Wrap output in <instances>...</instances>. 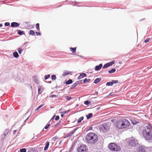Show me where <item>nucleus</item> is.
<instances>
[{"instance_id":"f257e3e1","label":"nucleus","mask_w":152,"mask_h":152,"mask_svg":"<svg viewBox=\"0 0 152 152\" xmlns=\"http://www.w3.org/2000/svg\"><path fill=\"white\" fill-rule=\"evenodd\" d=\"M129 121L124 118H122L117 121L115 124L117 127L120 129L128 128L130 126Z\"/></svg>"},{"instance_id":"f03ea898","label":"nucleus","mask_w":152,"mask_h":152,"mask_svg":"<svg viewBox=\"0 0 152 152\" xmlns=\"http://www.w3.org/2000/svg\"><path fill=\"white\" fill-rule=\"evenodd\" d=\"M86 140L88 143L93 144L97 142L98 138L96 134L93 132H90L86 135Z\"/></svg>"},{"instance_id":"7ed1b4c3","label":"nucleus","mask_w":152,"mask_h":152,"mask_svg":"<svg viewBox=\"0 0 152 152\" xmlns=\"http://www.w3.org/2000/svg\"><path fill=\"white\" fill-rule=\"evenodd\" d=\"M143 136L145 138L148 140L152 139V135L151 132V129L148 127H146L145 130L143 132Z\"/></svg>"},{"instance_id":"20e7f679","label":"nucleus","mask_w":152,"mask_h":152,"mask_svg":"<svg viewBox=\"0 0 152 152\" xmlns=\"http://www.w3.org/2000/svg\"><path fill=\"white\" fill-rule=\"evenodd\" d=\"M108 148L111 151H117L120 150V147L114 143H110L108 146Z\"/></svg>"},{"instance_id":"39448f33","label":"nucleus","mask_w":152,"mask_h":152,"mask_svg":"<svg viewBox=\"0 0 152 152\" xmlns=\"http://www.w3.org/2000/svg\"><path fill=\"white\" fill-rule=\"evenodd\" d=\"M77 151V152H88V149L86 145L82 144L78 147Z\"/></svg>"},{"instance_id":"423d86ee","label":"nucleus","mask_w":152,"mask_h":152,"mask_svg":"<svg viewBox=\"0 0 152 152\" xmlns=\"http://www.w3.org/2000/svg\"><path fill=\"white\" fill-rule=\"evenodd\" d=\"M137 144V140L133 138L130 140L129 142V145L130 146H135Z\"/></svg>"},{"instance_id":"0eeeda50","label":"nucleus","mask_w":152,"mask_h":152,"mask_svg":"<svg viewBox=\"0 0 152 152\" xmlns=\"http://www.w3.org/2000/svg\"><path fill=\"white\" fill-rule=\"evenodd\" d=\"M20 25V24L17 22H14L11 23V26L12 27H18Z\"/></svg>"},{"instance_id":"6e6552de","label":"nucleus","mask_w":152,"mask_h":152,"mask_svg":"<svg viewBox=\"0 0 152 152\" xmlns=\"http://www.w3.org/2000/svg\"><path fill=\"white\" fill-rule=\"evenodd\" d=\"M76 129H75L72 131L71 132L67 134V135L64 137V138H66L70 136H71L72 135V134L74 133V132L76 131Z\"/></svg>"},{"instance_id":"1a4fd4ad","label":"nucleus","mask_w":152,"mask_h":152,"mask_svg":"<svg viewBox=\"0 0 152 152\" xmlns=\"http://www.w3.org/2000/svg\"><path fill=\"white\" fill-rule=\"evenodd\" d=\"M87 75L85 73H81L79 76L78 77V79L80 80L86 76Z\"/></svg>"},{"instance_id":"9d476101","label":"nucleus","mask_w":152,"mask_h":152,"mask_svg":"<svg viewBox=\"0 0 152 152\" xmlns=\"http://www.w3.org/2000/svg\"><path fill=\"white\" fill-rule=\"evenodd\" d=\"M102 66V64H100L98 66H96L95 67V70L98 71L100 70Z\"/></svg>"},{"instance_id":"9b49d317","label":"nucleus","mask_w":152,"mask_h":152,"mask_svg":"<svg viewBox=\"0 0 152 152\" xmlns=\"http://www.w3.org/2000/svg\"><path fill=\"white\" fill-rule=\"evenodd\" d=\"M80 82V81H77L72 86V87L71 88V89H73V88L76 87L77 86V85Z\"/></svg>"},{"instance_id":"f8f14e48","label":"nucleus","mask_w":152,"mask_h":152,"mask_svg":"<svg viewBox=\"0 0 152 152\" xmlns=\"http://www.w3.org/2000/svg\"><path fill=\"white\" fill-rule=\"evenodd\" d=\"M49 142H46L45 143V145L44 148V150L45 151H46L48 150L49 146Z\"/></svg>"},{"instance_id":"ddd939ff","label":"nucleus","mask_w":152,"mask_h":152,"mask_svg":"<svg viewBox=\"0 0 152 152\" xmlns=\"http://www.w3.org/2000/svg\"><path fill=\"white\" fill-rule=\"evenodd\" d=\"M101 80V79L100 78H97L94 80V83L95 84H97Z\"/></svg>"},{"instance_id":"4468645a","label":"nucleus","mask_w":152,"mask_h":152,"mask_svg":"<svg viewBox=\"0 0 152 152\" xmlns=\"http://www.w3.org/2000/svg\"><path fill=\"white\" fill-rule=\"evenodd\" d=\"M71 73V72L70 71H65L64 73L62 75V76L63 77H64L66 75H68L69 74H70Z\"/></svg>"},{"instance_id":"2eb2a0df","label":"nucleus","mask_w":152,"mask_h":152,"mask_svg":"<svg viewBox=\"0 0 152 152\" xmlns=\"http://www.w3.org/2000/svg\"><path fill=\"white\" fill-rule=\"evenodd\" d=\"M76 48H70V50L72 53H75L76 52Z\"/></svg>"},{"instance_id":"dca6fc26","label":"nucleus","mask_w":152,"mask_h":152,"mask_svg":"<svg viewBox=\"0 0 152 152\" xmlns=\"http://www.w3.org/2000/svg\"><path fill=\"white\" fill-rule=\"evenodd\" d=\"M18 34L22 35L25 34L24 32L23 31H21L20 30H18Z\"/></svg>"},{"instance_id":"f3484780","label":"nucleus","mask_w":152,"mask_h":152,"mask_svg":"<svg viewBox=\"0 0 152 152\" xmlns=\"http://www.w3.org/2000/svg\"><path fill=\"white\" fill-rule=\"evenodd\" d=\"M72 82H73V81H72V80L71 79H70V80H68V81H67L66 82V84L67 85H69V84H71L72 83Z\"/></svg>"},{"instance_id":"a211bd4d","label":"nucleus","mask_w":152,"mask_h":152,"mask_svg":"<svg viewBox=\"0 0 152 152\" xmlns=\"http://www.w3.org/2000/svg\"><path fill=\"white\" fill-rule=\"evenodd\" d=\"M14 56L15 58H17L18 57L19 55L18 53L17 52H15L13 53Z\"/></svg>"},{"instance_id":"6ab92c4d","label":"nucleus","mask_w":152,"mask_h":152,"mask_svg":"<svg viewBox=\"0 0 152 152\" xmlns=\"http://www.w3.org/2000/svg\"><path fill=\"white\" fill-rule=\"evenodd\" d=\"M110 64L109 63H107L104 65L103 66V68H107L108 67L110 66Z\"/></svg>"},{"instance_id":"aec40b11","label":"nucleus","mask_w":152,"mask_h":152,"mask_svg":"<svg viewBox=\"0 0 152 152\" xmlns=\"http://www.w3.org/2000/svg\"><path fill=\"white\" fill-rule=\"evenodd\" d=\"M115 71H116L115 69L114 68H113V69H112L111 70H109L108 71V72L109 73H112L114 72Z\"/></svg>"},{"instance_id":"412c9836","label":"nucleus","mask_w":152,"mask_h":152,"mask_svg":"<svg viewBox=\"0 0 152 152\" xmlns=\"http://www.w3.org/2000/svg\"><path fill=\"white\" fill-rule=\"evenodd\" d=\"M9 132V129H7L5 130L4 132V136H5L6 135H7L8 132Z\"/></svg>"},{"instance_id":"4be33fe9","label":"nucleus","mask_w":152,"mask_h":152,"mask_svg":"<svg viewBox=\"0 0 152 152\" xmlns=\"http://www.w3.org/2000/svg\"><path fill=\"white\" fill-rule=\"evenodd\" d=\"M93 116V114L91 113L89 114L87 116V118L88 119H89L91 118Z\"/></svg>"},{"instance_id":"5701e85b","label":"nucleus","mask_w":152,"mask_h":152,"mask_svg":"<svg viewBox=\"0 0 152 152\" xmlns=\"http://www.w3.org/2000/svg\"><path fill=\"white\" fill-rule=\"evenodd\" d=\"M84 117H81L78 119L77 122L78 123H80L82 120H83Z\"/></svg>"},{"instance_id":"b1692460","label":"nucleus","mask_w":152,"mask_h":152,"mask_svg":"<svg viewBox=\"0 0 152 152\" xmlns=\"http://www.w3.org/2000/svg\"><path fill=\"white\" fill-rule=\"evenodd\" d=\"M29 34L32 35H34L35 34L34 31L33 30H31L29 31Z\"/></svg>"},{"instance_id":"393cba45","label":"nucleus","mask_w":152,"mask_h":152,"mask_svg":"<svg viewBox=\"0 0 152 152\" xmlns=\"http://www.w3.org/2000/svg\"><path fill=\"white\" fill-rule=\"evenodd\" d=\"M36 28L38 31L40 30L39 29V23H37L36 24Z\"/></svg>"},{"instance_id":"a878e982","label":"nucleus","mask_w":152,"mask_h":152,"mask_svg":"<svg viewBox=\"0 0 152 152\" xmlns=\"http://www.w3.org/2000/svg\"><path fill=\"white\" fill-rule=\"evenodd\" d=\"M91 102L88 101H86L84 102V104L87 105H88Z\"/></svg>"},{"instance_id":"bb28decb","label":"nucleus","mask_w":152,"mask_h":152,"mask_svg":"<svg viewBox=\"0 0 152 152\" xmlns=\"http://www.w3.org/2000/svg\"><path fill=\"white\" fill-rule=\"evenodd\" d=\"M91 80L90 79H87L86 78L84 80H83V83H86V82H88L90 81Z\"/></svg>"},{"instance_id":"cd10ccee","label":"nucleus","mask_w":152,"mask_h":152,"mask_svg":"<svg viewBox=\"0 0 152 152\" xmlns=\"http://www.w3.org/2000/svg\"><path fill=\"white\" fill-rule=\"evenodd\" d=\"M65 98L68 100H70L72 99V98L71 97L69 96H65Z\"/></svg>"},{"instance_id":"c85d7f7f","label":"nucleus","mask_w":152,"mask_h":152,"mask_svg":"<svg viewBox=\"0 0 152 152\" xmlns=\"http://www.w3.org/2000/svg\"><path fill=\"white\" fill-rule=\"evenodd\" d=\"M56 78L55 75H52L51 76V78L53 80H55Z\"/></svg>"},{"instance_id":"c756f323","label":"nucleus","mask_w":152,"mask_h":152,"mask_svg":"<svg viewBox=\"0 0 152 152\" xmlns=\"http://www.w3.org/2000/svg\"><path fill=\"white\" fill-rule=\"evenodd\" d=\"M18 50L19 53L20 54L21 53L22 51L23 50L21 48H19Z\"/></svg>"},{"instance_id":"7c9ffc66","label":"nucleus","mask_w":152,"mask_h":152,"mask_svg":"<svg viewBox=\"0 0 152 152\" xmlns=\"http://www.w3.org/2000/svg\"><path fill=\"white\" fill-rule=\"evenodd\" d=\"M43 106V104H41L36 109L35 111L38 110L40 108H41Z\"/></svg>"},{"instance_id":"2f4dec72","label":"nucleus","mask_w":152,"mask_h":152,"mask_svg":"<svg viewBox=\"0 0 152 152\" xmlns=\"http://www.w3.org/2000/svg\"><path fill=\"white\" fill-rule=\"evenodd\" d=\"M113 85V83H112V81L110 82H107L106 83V85L108 86H112Z\"/></svg>"},{"instance_id":"473e14b6","label":"nucleus","mask_w":152,"mask_h":152,"mask_svg":"<svg viewBox=\"0 0 152 152\" xmlns=\"http://www.w3.org/2000/svg\"><path fill=\"white\" fill-rule=\"evenodd\" d=\"M112 82L113 83V84H115L118 83V80H113Z\"/></svg>"},{"instance_id":"72a5a7b5","label":"nucleus","mask_w":152,"mask_h":152,"mask_svg":"<svg viewBox=\"0 0 152 152\" xmlns=\"http://www.w3.org/2000/svg\"><path fill=\"white\" fill-rule=\"evenodd\" d=\"M110 64V66H112V65L114 64L115 63V61H111L110 63H109Z\"/></svg>"},{"instance_id":"f704fd0d","label":"nucleus","mask_w":152,"mask_h":152,"mask_svg":"<svg viewBox=\"0 0 152 152\" xmlns=\"http://www.w3.org/2000/svg\"><path fill=\"white\" fill-rule=\"evenodd\" d=\"M50 126V124L48 123L47 124L46 126L44 128L45 129H47Z\"/></svg>"},{"instance_id":"c9c22d12","label":"nucleus","mask_w":152,"mask_h":152,"mask_svg":"<svg viewBox=\"0 0 152 152\" xmlns=\"http://www.w3.org/2000/svg\"><path fill=\"white\" fill-rule=\"evenodd\" d=\"M58 138L57 137H55L52 138V141H54L56 140H57Z\"/></svg>"},{"instance_id":"e433bc0d","label":"nucleus","mask_w":152,"mask_h":152,"mask_svg":"<svg viewBox=\"0 0 152 152\" xmlns=\"http://www.w3.org/2000/svg\"><path fill=\"white\" fill-rule=\"evenodd\" d=\"M20 152H26V150L25 148H22L20 150Z\"/></svg>"},{"instance_id":"4c0bfd02","label":"nucleus","mask_w":152,"mask_h":152,"mask_svg":"<svg viewBox=\"0 0 152 152\" xmlns=\"http://www.w3.org/2000/svg\"><path fill=\"white\" fill-rule=\"evenodd\" d=\"M50 76V75H46L45 76V80H47L48 79Z\"/></svg>"},{"instance_id":"58836bf2","label":"nucleus","mask_w":152,"mask_h":152,"mask_svg":"<svg viewBox=\"0 0 152 152\" xmlns=\"http://www.w3.org/2000/svg\"><path fill=\"white\" fill-rule=\"evenodd\" d=\"M58 97V96L56 95H52L50 96V97L53 98V97Z\"/></svg>"},{"instance_id":"ea45409f","label":"nucleus","mask_w":152,"mask_h":152,"mask_svg":"<svg viewBox=\"0 0 152 152\" xmlns=\"http://www.w3.org/2000/svg\"><path fill=\"white\" fill-rule=\"evenodd\" d=\"M150 40V38H148L147 39H145L144 41L145 43H147Z\"/></svg>"},{"instance_id":"a19ab883","label":"nucleus","mask_w":152,"mask_h":152,"mask_svg":"<svg viewBox=\"0 0 152 152\" xmlns=\"http://www.w3.org/2000/svg\"><path fill=\"white\" fill-rule=\"evenodd\" d=\"M4 25L5 26H8L10 25V23L9 22H6L5 23Z\"/></svg>"},{"instance_id":"79ce46f5","label":"nucleus","mask_w":152,"mask_h":152,"mask_svg":"<svg viewBox=\"0 0 152 152\" xmlns=\"http://www.w3.org/2000/svg\"><path fill=\"white\" fill-rule=\"evenodd\" d=\"M59 118V116H58V115H57L55 118V120L56 121L57 120H58Z\"/></svg>"},{"instance_id":"37998d69","label":"nucleus","mask_w":152,"mask_h":152,"mask_svg":"<svg viewBox=\"0 0 152 152\" xmlns=\"http://www.w3.org/2000/svg\"><path fill=\"white\" fill-rule=\"evenodd\" d=\"M36 34H37V35H40V33L39 32H36Z\"/></svg>"},{"instance_id":"c03bdc74","label":"nucleus","mask_w":152,"mask_h":152,"mask_svg":"<svg viewBox=\"0 0 152 152\" xmlns=\"http://www.w3.org/2000/svg\"><path fill=\"white\" fill-rule=\"evenodd\" d=\"M40 90H41V88H39L38 89V93L39 94H40L42 93V92H40Z\"/></svg>"},{"instance_id":"a18cd8bd","label":"nucleus","mask_w":152,"mask_h":152,"mask_svg":"<svg viewBox=\"0 0 152 152\" xmlns=\"http://www.w3.org/2000/svg\"><path fill=\"white\" fill-rule=\"evenodd\" d=\"M16 131H17V130H14V132H13V134H15V133H16Z\"/></svg>"},{"instance_id":"49530a36","label":"nucleus","mask_w":152,"mask_h":152,"mask_svg":"<svg viewBox=\"0 0 152 152\" xmlns=\"http://www.w3.org/2000/svg\"><path fill=\"white\" fill-rule=\"evenodd\" d=\"M54 116H53V117L52 118H51V119L50 120V121H51V120H53V119H54Z\"/></svg>"},{"instance_id":"de8ad7c7","label":"nucleus","mask_w":152,"mask_h":152,"mask_svg":"<svg viewBox=\"0 0 152 152\" xmlns=\"http://www.w3.org/2000/svg\"><path fill=\"white\" fill-rule=\"evenodd\" d=\"M61 117H63L64 116V114H61Z\"/></svg>"},{"instance_id":"09e8293b","label":"nucleus","mask_w":152,"mask_h":152,"mask_svg":"<svg viewBox=\"0 0 152 152\" xmlns=\"http://www.w3.org/2000/svg\"><path fill=\"white\" fill-rule=\"evenodd\" d=\"M95 94H96V95L98 94V92H96L95 93Z\"/></svg>"},{"instance_id":"8fccbe9b","label":"nucleus","mask_w":152,"mask_h":152,"mask_svg":"<svg viewBox=\"0 0 152 152\" xmlns=\"http://www.w3.org/2000/svg\"><path fill=\"white\" fill-rule=\"evenodd\" d=\"M2 26V24H0V27H1Z\"/></svg>"},{"instance_id":"3c124183","label":"nucleus","mask_w":152,"mask_h":152,"mask_svg":"<svg viewBox=\"0 0 152 152\" xmlns=\"http://www.w3.org/2000/svg\"><path fill=\"white\" fill-rule=\"evenodd\" d=\"M66 113V112L65 111V112H64V113Z\"/></svg>"},{"instance_id":"603ef678","label":"nucleus","mask_w":152,"mask_h":152,"mask_svg":"<svg viewBox=\"0 0 152 152\" xmlns=\"http://www.w3.org/2000/svg\"><path fill=\"white\" fill-rule=\"evenodd\" d=\"M110 95H111V93L110 94Z\"/></svg>"},{"instance_id":"864d4df0","label":"nucleus","mask_w":152,"mask_h":152,"mask_svg":"<svg viewBox=\"0 0 152 152\" xmlns=\"http://www.w3.org/2000/svg\"><path fill=\"white\" fill-rule=\"evenodd\" d=\"M59 124V123H58V124H56V125H58V124Z\"/></svg>"}]
</instances>
